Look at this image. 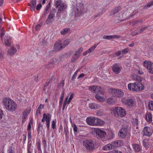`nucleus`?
<instances>
[{"mask_svg":"<svg viewBox=\"0 0 153 153\" xmlns=\"http://www.w3.org/2000/svg\"><path fill=\"white\" fill-rule=\"evenodd\" d=\"M2 102L4 107L9 111H14L17 108L16 103L8 97H6L3 98Z\"/></svg>","mask_w":153,"mask_h":153,"instance_id":"obj_1","label":"nucleus"},{"mask_svg":"<svg viewBox=\"0 0 153 153\" xmlns=\"http://www.w3.org/2000/svg\"><path fill=\"white\" fill-rule=\"evenodd\" d=\"M84 4L82 3H77L74 6L72 10V14L75 17L78 16L84 13Z\"/></svg>","mask_w":153,"mask_h":153,"instance_id":"obj_2","label":"nucleus"},{"mask_svg":"<svg viewBox=\"0 0 153 153\" xmlns=\"http://www.w3.org/2000/svg\"><path fill=\"white\" fill-rule=\"evenodd\" d=\"M111 113L116 117H123L126 115V111L123 108L116 106L112 109Z\"/></svg>","mask_w":153,"mask_h":153,"instance_id":"obj_3","label":"nucleus"},{"mask_svg":"<svg viewBox=\"0 0 153 153\" xmlns=\"http://www.w3.org/2000/svg\"><path fill=\"white\" fill-rule=\"evenodd\" d=\"M108 91L110 94L119 98L123 97L124 94L123 91L120 89L110 88Z\"/></svg>","mask_w":153,"mask_h":153,"instance_id":"obj_4","label":"nucleus"},{"mask_svg":"<svg viewBox=\"0 0 153 153\" xmlns=\"http://www.w3.org/2000/svg\"><path fill=\"white\" fill-rule=\"evenodd\" d=\"M95 143L92 140H86L82 142L83 146L88 150H92L94 148Z\"/></svg>","mask_w":153,"mask_h":153,"instance_id":"obj_5","label":"nucleus"},{"mask_svg":"<svg viewBox=\"0 0 153 153\" xmlns=\"http://www.w3.org/2000/svg\"><path fill=\"white\" fill-rule=\"evenodd\" d=\"M121 102L123 104L129 108L133 106L135 102L134 98H130L126 97L122 98L121 99Z\"/></svg>","mask_w":153,"mask_h":153,"instance_id":"obj_6","label":"nucleus"},{"mask_svg":"<svg viewBox=\"0 0 153 153\" xmlns=\"http://www.w3.org/2000/svg\"><path fill=\"white\" fill-rule=\"evenodd\" d=\"M55 6L59 13H62L67 7L66 5L60 0H58L56 2Z\"/></svg>","mask_w":153,"mask_h":153,"instance_id":"obj_7","label":"nucleus"},{"mask_svg":"<svg viewBox=\"0 0 153 153\" xmlns=\"http://www.w3.org/2000/svg\"><path fill=\"white\" fill-rule=\"evenodd\" d=\"M51 119V116L49 114H46L44 113L43 114V117L42 120L43 123L45 122L46 126L47 127V131H49L50 129V121Z\"/></svg>","mask_w":153,"mask_h":153,"instance_id":"obj_8","label":"nucleus"},{"mask_svg":"<svg viewBox=\"0 0 153 153\" xmlns=\"http://www.w3.org/2000/svg\"><path fill=\"white\" fill-rule=\"evenodd\" d=\"M118 135L121 138H125L127 136L129 137L130 136V134L128 128H121L119 131Z\"/></svg>","mask_w":153,"mask_h":153,"instance_id":"obj_9","label":"nucleus"},{"mask_svg":"<svg viewBox=\"0 0 153 153\" xmlns=\"http://www.w3.org/2000/svg\"><path fill=\"white\" fill-rule=\"evenodd\" d=\"M94 131L96 136L102 139V140H105L106 139L104 138L106 135V133L105 131L99 128L95 129Z\"/></svg>","mask_w":153,"mask_h":153,"instance_id":"obj_10","label":"nucleus"},{"mask_svg":"<svg viewBox=\"0 0 153 153\" xmlns=\"http://www.w3.org/2000/svg\"><path fill=\"white\" fill-rule=\"evenodd\" d=\"M55 12H51L47 18L46 23L47 25H51L54 21L55 17Z\"/></svg>","mask_w":153,"mask_h":153,"instance_id":"obj_11","label":"nucleus"},{"mask_svg":"<svg viewBox=\"0 0 153 153\" xmlns=\"http://www.w3.org/2000/svg\"><path fill=\"white\" fill-rule=\"evenodd\" d=\"M143 64L145 68L148 70L149 71L151 74H153V64L151 62L145 61Z\"/></svg>","mask_w":153,"mask_h":153,"instance_id":"obj_12","label":"nucleus"},{"mask_svg":"<svg viewBox=\"0 0 153 153\" xmlns=\"http://www.w3.org/2000/svg\"><path fill=\"white\" fill-rule=\"evenodd\" d=\"M96 117H88L86 119L87 123L91 126H95Z\"/></svg>","mask_w":153,"mask_h":153,"instance_id":"obj_13","label":"nucleus"},{"mask_svg":"<svg viewBox=\"0 0 153 153\" xmlns=\"http://www.w3.org/2000/svg\"><path fill=\"white\" fill-rule=\"evenodd\" d=\"M63 48L62 42L60 41L57 42L54 45L53 50L55 51H59Z\"/></svg>","mask_w":153,"mask_h":153,"instance_id":"obj_14","label":"nucleus"},{"mask_svg":"<svg viewBox=\"0 0 153 153\" xmlns=\"http://www.w3.org/2000/svg\"><path fill=\"white\" fill-rule=\"evenodd\" d=\"M128 89L134 92H137V88L136 82L134 83H129L128 85Z\"/></svg>","mask_w":153,"mask_h":153,"instance_id":"obj_15","label":"nucleus"},{"mask_svg":"<svg viewBox=\"0 0 153 153\" xmlns=\"http://www.w3.org/2000/svg\"><path fill=\"white\" fill-rule=\"evenodd\" d=\"M121 68V67L117 63L115 64L112 67V70L116 74H118L120 73Z\"/></svg>","mask_w":153,"mask_h":153,"instance_id":"obj_16","label":"nucleus"},{"mask_svg":"<svg viewBox=\"0 0 153 153\" xmlns=\"http://www.w3.org/2000/svg\"><path fill=\"white\" fill-rule=\"evenodd\" d=\"M152 133L149 127L145 126L143 129V134L144 135L149 136L152 135Z\"/></svg>","mask_w":153,"mask_h":153,"instance_id":"obj_17","label":"nucleus"},{"mask_svg":"<svg viewBox=\"0 0 153 153\" xmlns=\"http://www.w3.org/2000/svg\"><path fill=\"white\" fill-rule=\"evenodd\" d=\"M16 48L14 46H12L8 50L7 54L10 56H13L16 52Z\"/></svg>","mask_w":153,"mask_h":153,"instance_id":"obj_18","label":"nucleus"},{"mask_svg":"<svg viewBox=\"0 0 153 153\" xmlns=\"http://www.w3.org/2000/svg\"><path fill=\"white\" fill-rule=\"evenodd\" d=\"M114 149L123 145V142L121 140H117L111 142Z\"/></svg>","mask_w":153,"mask_h":153,"instance_id":"obj_19","label":"nucleus"},{"mask_svg":"<svg viewBox=\"0 0 153 153\" xmlns=\"http://www.w3.org/2000/svg\"><path fill=\"white\" fill-rule=\"evenodd\" d=\"M89 90L93 92L96 93L100 91L101 90L100 87L96 85H92L89 88Z\"/></svg>","mask_w":153,"mask_h":153,"instance_id":"obj_20","label":"nucleus"},{"mask_svg":"<svg viewBox=\"0 0 153 153\" xmlns=\"http://www.w3.org/2000/svg\"><path fill=\"white\" fill-rule=\"evenodd\" d=\"M99 44V43L97 44H94L88 50L85 51L83 53V55H86L87 53L93 51L97 46Z\"/></svg>","mask_w":153,"mask_h":153,"instance_id":"obj_21","label":"nucleus"},{"mask_svg":"<svg viewBox=\"0 0 153 153\" xmlns=\"http://www.w3.org/2000/svg\"><path fill=\"white\" fill-rule=\"evenodd\" d=\"M143 22V19H140L131 21L129 22V24L130 25L132 26L139 25Z\"/></svg>","mask_w":153,"mask_h":153,"instance_id":"obj_22","label":"nucleus"},{"mask_svg":"<svg viewBox=\"0 0 153 153\" xmlns=\"http://www.w3.org/2000/svg\"><path fill=\"white\" fill-rule=\"evenodd\" d=\"M108 135V136L107 138L105 140H102V141H104L113 139L114 137V133L112 130L109 131Z\"/></svg>","mask_w":153,"mask_h":153,"instance_id":"obj_23","label":"nucleus"},{"mask_svg":"<svg viewBox=\"0 0 153 153\" xmlns=\"http://www.w3.org/2000/svg\"><path fill=\"white\" fill-rule=\"evenodd\" d=\"M114 149L112 143H108L106 145L102 148V149L105 151H110Z\"/></svg>","mask_w":153,"mask_h":153,"instance_id":"obj_24","label":"nucleus"},{"mask_svg":"<svg viewBox=\"0 0 153 153\" xmlns=\"http://www.w3.org/2000/svg\"><path fill=\"white\" fill-rule=\"evenodd\" d=\"M133 148L134 151L136 152H139L141 149V146L139 144H132Z\"/></svg>","mask_w":153,"mask_h":153,"instance_id":"obj_25","label":"nucleus"},{"mask_svg":"<svg viewBox=\"0 0 153 153\" xmlns=\"http://www.w3.org/2000/svg\"><path fill=\"white\" fill-rule=\"evenodd\" d=\"M136 85L137 92L141 91L143 90L144 88V86L142 83L136 82Z\"/></svg>","mask_w":153,"mask_h":153,"instance_id":"obj_26","label":"nucleus"},{"mask_svg":"<svg viewBox=\"0 0 153 153\" xmlns=\"http://www.w3.org/2000/svg\"><path fill=\"white\" fill-rule=\"evenodd\" d=\"M131 77L132 79L135 81L139 82H141L143 81V78L135 74L131 75Z\"/></svg>","mask_w":153,"mask_h":153,"instance_id":"obj_27","label":"nucleus"},{"mask_svg":"<svg viewBox=\"0 0 153 153\" xmlns=\"http://www.w3.org/2000/svg\"><path fill=\"white\" fill-rule=\"evenodd\" d=\"M145 118L148 122H151L152 120V114L151 113L147 112L146 114Z\"/></svg>","mask_w":153,"mask_h":153,"instance_id":"obj_28","label":"nucleus"},{"mask_svg":"<svg viewBox=\"0 0 153 153\" xmlns=\"http://www.w3.org/2000/svg\"><path fill=\"white\" fill-rule=\"evenodd\" d=\"M36 0H32L29 4L30 9L32 10H34L36 7Z\"/></svg>","mask_w":153,"mask_h":153,"instance_id":"obj_29","label":"nucleus"},{"mask_svg":"<svg viewBox=\"0 0 153 153\" xmlns=\"http://www.w3.org/2000/svg\"><path fill=\"white\" fill-rule=\"evenodd\" d=\"M30 112V111L29 110H26L24 111L23 113L22 116V123H24L26 120L28 115L29 114Z\"/></svg>","mask_w":153,"mask_h":153,"instance_id":"obj_30","label":"nucleus"},{"mask_svg":"<svg viewBox=\"0 0 153 153\" xmlns=\"http://www.w3.org/2000/svg\"><path fill=\"white\" fill-rule=\"evenodd\" d=\"M89 107L91 109H96L99 108L100 106L98 104L91 103L89 104Z\"/></svg>","mask_w":153,"mask_h":153,"instance_id":"obj_31","label":"nucleus"},{"mask_svg":"<svg viewBox=\"0 0 153 153\" xmlns=\"http://www.w3.org/2000/svg\"><path fill=\"white\" fill-rule=\"evenodd\" d=\"M117 101L115 98H109L107 100V102L109 105H114L116 102Z\"/></svg>","mask_w":153,"mask_h":153,"instance_id":"obj_32","label":"nucleus"},{"mask_svg":"<svg viewBox=\"0 0 153 153\" xmlns=\"http://www.w3.org/2000/svg\"><path fill=\"white\" fill-rule=\"evenodd\" d=\"M105 123V122L101 119L96 118V121L95 122V126H102Z\"/></svg>","mask_w":153,"mask_h":153,"instance_id":"obj_33","label":"nucleus"},{"mask_svg":"<svg viewBox=\"0 0 153 153\" xmlns=\"http://www.w3.org/2000/svg\"><path fill=\"white\" fill-rule=\"evenodd\" d=\"M4 43L5 45L7 46H9L10 45V38L9 37H6L4 41Z\"/></svg>","mask_w":153,"mask_h":153,"instance_id":"obj_34","label":"nucleus"},{"mask_svg":"<svg viewBox=\"0 0 153 153\" xmlns=\"http://www.w3.org/2000/svg\"><path fill=\"white\" fill-rule=\"evenodd\" d=\"M95 98L97 100L100 102H103L105 100L103 97H101L98 94H96L95 96Z\"/></svg>","mask_w":153,"mask_h":153,"instance_id":"obj_35","label":"nucleus"},{"mask_svg":"<svg viewBox=\"0 0 153 153\" xmlns=\"http://www.w3.org/2000/svg\"><path fill=\"white\" fill-rule=\"evenodd\" d=\"M153 5V1L149 2L143 7V8L145 9L149 8Z\"/></svg>","mask_w":153,"mask_h":153,"instance_id":"obj_36","label":"nucleus"},{"mask_svg":"<svg viewBox=\"0 0 153 153\" xmlns=\"http://www.w3.org/2000/svg\"><path fill=\"white\" fill-rule=\"evenodd\" d=\"M70 29L69 28H66L62 30L60 32L62 35H65L70 32Z\"/></svg>","mask_w":153,"mask_h":153,"instance_id":"obj_37","label":"nucleus"},{"mask_svg":"<svg viewBox=\"0 0 153 153\" xmlns=\"http://www.w3.org/2000/svg\"><path fill=\"white\" fill-rule=\"evenodd\" d=\"M149 140L148 139H145L143 140V144L144 147L146 148L148 147L149 145Z\"/></svg>","mask_w":153,"mask_h":153,"instance_id":"obj_38","label":"nucleus"},{"mask_svg":"<svg viewBox=\"0 0 153 153\" xmlns=\"http://www.w3.org/2000/svg\"><path fill=\"white\" fill-rule=\"evenodd\" d=\"M70 41L69 39H66L62 43V46L63 48H64L67 46L70 43Z\"/></svg>","mask_w":153,"mask_h":153,"instance_id":"obj_39","label":"nucleus"},{"mask_svg":"<svg viewBox=\"0 0 153 153\" xmlns=\"http://www.w3.org/2000/svg\"><path fill=\"white\" fill-rule=\"evenodd\" d=\"M83 50V48L82 47H80L77 51H76L75 54H76V55H77V56H79Z\"/></svg>","mask_w":153,"mask_h":153,"instance_id":"obj_40","label":"nucleus"},{"mask_svg":"<svg viewBox=\"0 0 153 153\" xmlns=\"http://www.w3.org/2000/svg\"><path fill=\"white\" fill-rule=\"evenodd\" d=\"M148 108L149 109L153 111V101H150L149 102Z\"/></svg>","mask_w":153,"mask_h":153,"instance_id":"obj_41","label":"nucleus"},{"mask_svg":"<svg viewBox=\"0 0 153 153\" xmlns=\"http://www.w3.org/2000/svg\"><path fill=\"white\" fill-rule=\"evenodd\" d=\"M120 9V7H117L115 8L111 13V15H114L116 13H117L119 12Z\"/></svg>","mask_w":153,"mask_h":153,"instance_id":"obj_42","label":"nucleus"},{"mask_svg":"<svg viewBox=\"0 0 153 153\" xmlns=\"http://www.w3.org/2000/svg\"><path fill=\"white\" fill-rule=\"evenodd\" d=\"M131 122L134 126H137L138 125V120L136 118L132 119L131 120Z\"/></svg>","mask_w":153,"mask_h":153,"instance_id":"obj_43","label":"nucleus"},{"mask_svg":"<svg viewBox=\"0 0 153 153\" xmlns=\"http://www.w3.org/2000/svg\"><path fill=\"white\" fill-rule=\"evenodd\" d=\"M120 38V36L117 35H113V36H108V39L110 40L114 38L119 39Z\"/></svg>","mask_w":153,"mask_h":153,"instance_id":"obj_44","label":"nucleus"},{"mask_svg":"<svg viewBox=\"0 0 153 153\" xmlns=\"http://www.w3.org/2000/svg\"><path fill=\"white\" fill-rule=\"evenodd\" d=\"M79 57V56H77V55H76V54H75L72 57L71 59V62H74Z\"/></svg>","mask_w":153,"mask_h":153,"instance_id":"obj_45","label":"nucleus"},{"mask_svg":"<svg viewBox=\"0 0 153 153\" xmlns=\"http://www.w3.org/2000/svg\"><path fill=\"white\" fill-rule=\"evenodd\" d=\"M50 7V4L49 3L47 5L46 7L45 8V11L44 12V14L45 15L47 14V11L48 10L49 8Z\"/></svg>","mask_w":153,"mask_h":153,"instance_id":"obj_46","label":"nucleus"},{"mask_svg":"<svg viewBox=\"0 0 153 153\" xmlns=\"http://www.w3.org/2000/svg\"><path fill=\"white\" fill-rule=\"evenodd\" d=\"M138 12L137 10V9H135L133 11L132 13L129 16V18L132 17L135 15Z\"/></svg>","mask_w":153,"mask_h":153,"instance_id":"obj_47","label":"nucleus"},{"mask_svg":"<svg viewBox=\"0 0 153 153\" xmlns=\"http://www.w3.org/2000/svg\"><path fill=\"white\" fill-rule=\"evenodd\" d=\"M7 153H15V152L14 150L12 147H10L8 149Z\"/></svg>","mask_w":153,"mask_h":153,"instance_id":"obj_48","label":"nucleus"},{"mask_svg":"<svg viewBox=\"0 0 153 153\" xmlns=\"http://www.w3.org/2000/svg\"><path fill=\"white\" fill-rule=\"evenodd\" d=\"M129 50L128 48H126L123 50L121 51L122 54H123L126 53L128 52Z\"/></svg>","mask_w":153,"mask_h":153,"instance_id":"obj_49","label":"nucleus"},{"mask_svg":"<svg viewBox=\"0 0 153 153\" xmlns=\"http://www.w3.org/2000/svg\"><path fill=\"white\" fill-rule=\"evenodd\" d=\"M51 126L52 128L53 129H54L56 128V123L53 120L52 121L51 123Z\"/></svg>","mask_w":153,"mask_h":153,"instance_id":"obj_50","label":"nucleus"},{"mask_svg":"<svg viewBox=\"0 0 153 153\" xmlns=\"http://www.w3.org/2000/svg\"><path fill=\"white\" fill-rule=\"evenodd\" d=\"M74 96V94L73 93L71 94L70 97L68 100V103H70V102Z\"/></svg>","mask_w":153,"mask_h":153,"instance_id":"obj_51","label":"nucleus"},{"mask_svg":"<svg viewBox=\"0 0 153 153\" xmlns=\"http://www.w3.org/2000/svg\"><path fill=\"white\" fill-rule=\"evenodd\" d=\"M72 126L73 128V130L75 132H76L78 131L77 127L76 126L75 124L73 123L72 125Z\"/></svg>","mask_w":153,"mask_h":153,"instance_id":"obj_52","label":"nucleus"},{"mask_svg":"<svg viewBox=\"0 0 153 153\" xmlns=\"http://www.w3.org/2000/svg\"><path fill=\"white\" fill-rule=\"evenodd\" d=\"M42 6V5L41 3L38 4L36 7V9L38 11L41 8Z\"/></svg>","mask_w":153,"mask_h":153,"instance_id":"obj_53","label":"nucleus"},{"mask_svg":"<svg viewBox=\"0 0 153 153\" xmlns=\"http://www.w3.org/2000/svg\"><path fill=\"white\" fill-rule=\"evenodd\" d=\"M4 114L3 111L0 109V120L2 118Z\"/></svg>","mask_w":153,"mask_h":153,"instance_id":"obj_54","label":"nucleus"},{"mask_svg":"<svg viewBox=\"0 0 153 153\" xmlns=\"http://www.w3.org/2000/svg\"><path fill=\"white\" fill-rule=\"evenodd\" d=\"M4 53L1 51H0V60H2L4 59Z\"/></svg>","mask_w":153,"mask_h":153,"instance_id":"obj_55","label":"nucleus"},{"mask_svg":"<svg viewBox=\"0 0 153 153\" xmlns=\"http://www.w3.org/2000/svg\"><path fill=\"white\" fill-rule=\"evenodd\" d=\"M57 60L56 59H53L51 62V64L55 65L57 62Z\"/></svg>","mask_w":153,"mask_h":153,"instance_id":"obj_56","label":"nucleus"},{"mask_svg":"<svg viewBox=\"0 0 153 153\" xmlns=\"http://www.w3.org/2000/svg\"><path fill=\"white\" fill-rule=\"evenodd\" d=\"M148 27H142L141 29H140V33H141L143 32L144 30H146L148 29Z\"/></svg>","mask_w":153,"mask_h":153,"instance_id":"obj_57","label":"nucleus"},{"mask_svg":"<svg viewBox=\"0 0 153 153\" xmlns=\"http://www.w3.org/2000/svg\"><path fill=\"white\" fill-rule=\"evenodd\" d=\"M68 96L65 98V101H64V104H69V103H68Z\"/></svg>","mask_w":153,"mask_h":153,"instance_id":"obj_58","label":"nucleus"},{"mask_svg":"<svg viewBox=\"0 0 153 153\" xmlns=\"http://www.w3.org/2000/svg\"><path fill=\"white\" fill-rule=\"evenodd\" d=\"M122 53L121 51H117L115 53V55L117 56H118L120 55L121 53Z\"/></svg>","mask_w":153,"mask_h":153,"instance_id":"obj_59","label":"nucleus"},{"mask_svg":"<svg viewBox=\"0 0 153 153\" xmlns=\"http://www.w3.org/2000/svg\"><path fill=\"white\" fill-rule=\"evenodd\" d=\"M5 34V32L4 30L2 29L1 30V38H2V37Z\"/></svg>","mask_w":153,"mask_h":153,"instance_id":"obj_60","label":"nucleus"},{"mask_svg":"<svg viewBox=\"0 0 153 153\" xmlns=\"http://www.w3.org/2000/svg\"><path fill=\"white\" fill-rule=\"evenodd\" d=\"M42 26V25L40 24H38L36 27V30H39L40 28Z\"/></svg>","mask_w":153,"mask_h":153,"instance_id":"obj_61","label":"nucleus"},{"mask_svg":"<svg viewBox=\"0 0 153 153\" xmlns=\"http://www.w3.org/2000/svg\"><path fill=\"white\" fill-rule=\"evenodd\" d=\"M44 105H42V104H40L39 106L38 107V109L41 110L43 108H44Z\"/></svg>","mask_w":153,"mask_h":153,"instance_id":"obj_62","label":"nucleus"},{"mask_svg":"<svg viewBox=\"0 0 153 153\" xmlns=\"http://www.w3.org/2000/svg\"><path fill=\"white\" fill-rule=\"evenodd\" d=\"M101 110H99L98 111H97V114L98 116H101L102 115V114L101 113H100V112H101Z\"/></svg>","mask_w":153,"mask_h":153,"instance_id":"obj_63","label":"nucleus"},{"mask_svg":"<svg viewBox=\"0 0 153 153\" xmlns=\"http://www.w3.org/2000/svg\"><path fill=\"white\" fill-rule=\"evenodd\" d=\"M113 153H122V152L120 151L114 150L113 151Z\"/></svg>","mask_w":153,"mask_h":153,"instance_id":"obj_64","label":"nucleus"}]
</instances>
